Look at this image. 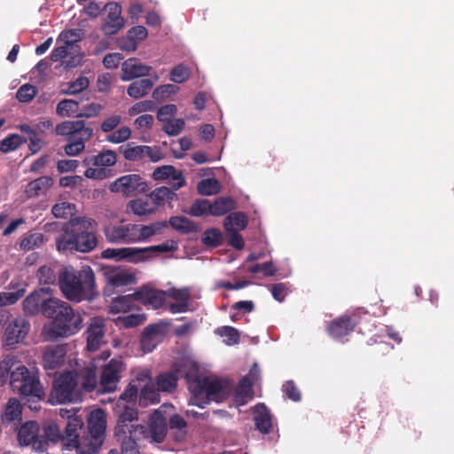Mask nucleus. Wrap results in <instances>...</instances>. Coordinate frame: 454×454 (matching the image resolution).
I'll use <instances>...</instances> for the list:
<instances>
[{
    "instance_id": "nucleus-1",
    "label": "nucleus",
    "mask_w": 454,
    "mask_h": 454,
    "mask_svg": "<svg viewBox=\"0 0 454 454\" xmlns=\"http://www.w3.org/2000/svg\"><path fill=\"white\" fill-rule=\"evenodd\" d=\"M82 420L78 417L69 418L64 433L56 423L45 427V434L53 442H61L63 454H97L101 448L106 434V416L102 409L90 414L88 431L80 438Z\"/></svg>"
},
{
    "instance_id": "nucleus-2",
    "label": "nucleus",
    "mask_w": 454,
    "mask_h": 454,
    "mask_svg": "<svg viewBox=\"0 0 454 454\" xmlns=\"http://www.w3.org/2000/svg\"><path fill=\"white\" fill-rule=\"evenodd\" d=\"M98 223L90 217L78 216L62 225L61 233L56 237L58 251L61 253L93 251L98 243Z\"/></svg>"
},
{
    "instance_id": "nucleus-3",
    "label": "nucleus",
    "mask_w": 454,
    "mask_h": 454,
    "mask_svg": "<svg viewBox=\"0 0 454 454\" xmlns=\"http://www.w3.org/2000/svg\"><path fill=\"white\" fill-rule=\"evenodd\" d=\"M43 309V316L52 319L49 326L44 328V335L48 340L70 337L82 329V316L67 302L50 297Z\"/></svg>"
},
{
    "instance_id": "nucleus-4",
    "label": "nucleus",
    "mask_w": 454,
    "mask_h": 454,
    "mask_svg": "<svg viewBox=\"0 0 454 454\" xmlns=\"http://www.w3.org/2000/svg\"><path fill=\"white\" fill-rule=\"evenodd\" d=\"M59 286L64 297L74 302L91 300L97 294L95 274L90 266L65 267L59 272Z\"/></svg>"
},
{
    "instance_id": "nucleus-5",
    "label": "nucleus",
    "mask_w": 454,
    "mask_h": 454,
    "mask_svg": "<svg viewBox=\"0 0 454 454\" xmlns=\"http://www.w3.org/2000/svg\"><path fill=\"white\" fill-rule=\"evenodd\" d=\"M189 390L192 393L191 403L204 408L211 401L221 403L227 399L229 389L221 380H211L207 377H196L189 384Z\"/></svg>"
},
{
    "instance_id": "nucleus-6",
    "label": "nucleus",
    "mask_w": 454,
    "mask_h": 454,
    "mask_svg": "<svg viewBox=\"0 0 454 454\" xmlns=\"http://www.w3.org/2000/svg\"><path fill=\"white\" fill-rule=\"evenodd\" d=\"M10 386L14 392L23 396L41 399L44 395L38 376L25 365H19L11 372Z\"/></svg>"
},
{
    "instance_id": "nucleus-7",
    "label": "nucleus",
    "mask_w": 454,
    "mask_h": 454,
    "mask_svg": "<svg viewBox=\"0 0 454 454\" xmlns=\"http://www.w3.org/2000/svg\"><path fill=\"white\" fill-rule=\"evenodd\" d=\"M81 400V391L76 387L75 377L73 372H64L53 380L49 395L50 403L53 405L71 403Z\"/></svg>"
},
{
    "instance_id": "nucleus-8",
    "label": "nucleus",
    "mask_w": 454,
    "mask_h": 454,
    "mask_svg": "<svg viewBox=\"0 0 454 454\" xmlns=\"http://www.w3.org/2000/svg\"><path fill=\"white\" fill-rule=\"evenodd\" d=\"M31 330V324L24 316L8 318L2 337V347L5 350H12L26 343Z\"/></svg>"
},
{
    "instance_id": "nucleus-9",
    "label": "nucleus",
    "mask_w": 454,
    "mask_h": 454,
    "mask_svg": "<svg viewBox=\"0 0 454 454\" xmlns=\"http://www.w3.org/2000/svg\"><path fill=\"white\" fill-rule=\"evenodd\" d=\"M116 161L117 155L113 150H104L97 155L87 156L82 161L83 164L87 167L94 166L96 168H88L84 176L91 179H106L111 175V170L106 168L115 165Z\"/></svg>"
},
{
    "instance_id": "nucleus-10",
    "label": "nucleus",
    "mask_w": 454,
    "mask_h": 454,
    "mask_svg": "<svg viewBox=\"0 0 454 454\" xmlns=\"http://www.w3.org/2000/svg\"><path fill=\"white\" fill-rule=\"evenodd\" d=\"M125 364L121 358H112L103 365L98 381V393H112L117 390Z\"/></svg>"
},
{
    "instance_id": "nucleus-11",
    "label": "nucleus",
    "mask_w": 454,
    "mask_h": 454,
    "mask_svg": "<svg viewBox=\"0 0 454 454\" xmlns=\"http://www.w3.org/2000/svg\"><path fill=\"white\" fill-rule=\"evenodd\" d=\"M168 227L166 221L154 222L149 225L136 223L123 224L122 243H137L148 240L156 234L162 232Z\"/></svg>"
},
{
    "instance_id": "nucleus-12",
    "label": "nucleus",
    "mask_w": 454,
    "mask_h": 454,
    "mask_svg": "<svg viewBox=\"0 0 454 454\" xmlns=\"http://www.w3.org/2000/svg\"><path fill=\"white\" fill-rule=\"evenodd\" d=\"M109 189L112 192H120L125 197H134L148 191V184L137 174H129L117 178L111 183Z\"/></svg>"
},
{
    "instance_id": "nucleus-13",
    "label": "nucleus",
    "mask_w": 454,
    "mask_h": 454,
    "mask_svg": "<svg viewBox=\"0 0 454 454\" xmlns=\"http://www.w3.org/2000/svg\"><path fill=\"white\" fill-rule=\"evenodd\" d=\"M119 152L129 161H142L148 158L152 162H158L162 159V153L158 146L136 145L134 142L121 145Z\"/></svg>"
},
{
    "instance_id": "nucleus-14",
    "label": "nucleus",
    "mask_w": 454,
    "mask_h": 454,
    "mask_svg": "<svg viewBox=\"0 0 454 454\" xmlns=\"http://www.w3.org/2000/svg\"><path fill=\"white\" fill-rule=\"evenodd\" d=\"M104 9L108 11L106 17L103 20L101 31L106 36L119 33L124 27L125 20L121 16V6L115 2L107 3Z\"/></svg>"
},
{
    "instance_id": "nucleus-15",
    "label": "nucleus",
    "mask_w": 454,
    "mask_h": 454,
    "mask_svg": "<svg viewBox=\"0 0 454 454\" xmlns=\"http://www.w3.org/2000/svg\"><path fill=\"white\" fill-rule=\"evenodd\" d=\"M55 133L58 136L66 137L67 139L83 136V139H90L93 136V129L86 126L83 121H64L55 127Z\"/></svg>"
},
{
    "instance_id": "nucleus-16",
    "label": "nucleus",
    "mask_w": 454,
    "mask_h": 454,
    "mask_svg": "<svg viewBox=\"0 0 454 454\" xmlns=\"http://www.w3.org/2000/svg\"><path fill=\"white\" fill-rule=\"evenodd\" d=\"M106 322L100 317H94L90 320V324L85 332L87 348L90 351L98 350L104 342Z\"/></svg>"
},
{
    "instance_id": "nucleus-17",
    "label": "nucleus",
    "mask_w": 454,
    "mask_h": 454,
    "mask_svg": "<svg viewBox=\"0 0 454 454\" xmlns=\"http://www.w3.org/2000/svg\"><path fill=\"white\" fill-rule=\"evenodd\" d=\"M145 434H140L143 438L151 437L155 442H161L168 431V423L162 412L155 410L149 418Z\"/></svg>"
},
{
    "instance_id": "nucleus-18",
    "label": "nucleus",
    "mask_w": 454,
    "mask_h": 454,
    "mask_svg": "<svg viewBox=\"0 0 454 454\" xmlns=\"http://www.w3.org/2000/svg\"><path fill=\"white\" fill-rule=\"evenodd\" d=\"M165 333V326L160 324H153L146 326L141 335L140 345L145 353L152 352L162 340Z\"/></svg>"
},
{
    "instance_id": "nucleus-19",
    "label": "nucleus",
    "mask_w": 454,
    "mask_h": 454,
    "mask_svg": "<svg viewBox=\"0 0 454 454\" xmlns=\"http://www.w3.org/2000/svg\"><path fill=\"white\" fill-rule=\"evenodd\" d=\"M48 291L49 288H41L28 294L22 301L24 313L27 316H36L41 313L43 316L44 304L50 300V298H45L43 295Z\"/></svg>"
},
{
    "instance_id": "nucleus-20",
    "label": "nucleus",
    "mask_w": 454,
    "mask_h": 454,
    "mask_svg": "<svg viewBox=\"0 0 454 454\" xmlns=\"http://www.w3.org/2000/svg\"><path fill=\"white\" fill-rule=\"evenodd\" d=\"M75 377L76 387L88 393L98 390V381L97 368L92 366H85L74 372Z\"/></svg>"
},
{
    "instance_id": "nucleus-21",
    "label": "nucleus",
    "mask_w": 454,
    "mask_h": 454,
    "mask_svg": "<svg viewBox=\"0 0 454 454\" xmlns=\"http://www.w3.org/2000/svg\"><path fill=\"white\" fill-rule=\"evenodd\" d=\"M153 178L156 181L169 179V185L174 190H178L185 185L182 171L176 170L171 165L157 167L153 172Z\"/></svg>"
},
{
    "instance_id": "nucleus-22",
    "label": "nucleus",
    "mask_w": 454,
    "mask_h": 454,
    "mask_svg": "<svg viewBox=\"0 0 454 454\" xmlns=\"http://www.w3.org/2000/svg\"><path fill=\"white\" fill-rule=\"evenodd\" d=\"M356 325V321L354 317L344 315L332 320L327 326V332L331 337L340 339L352 333Z\"/></svg>"
},
{
    "instance_id": "nucleus-23",
    "label": "nucleus",
    "mask_w": 454,
    "mask_h": 454,
    "mask_svg": "<svg viewBox=\"0 0 454 454\" xmlns=\"http://www.w3.org/2000/svg\"><path fill=\"white\" fill-rule=\"evenodd\" d=\"M152 67L143 64L136 58H130L125 60L121 65L122 81H131L135 78L145 77L150 74Z\"/></svg>"
},
{
    "instance_id": "nucleus-24",
    "label": "nucleus",
    "mask_w": 454,
    "mask_h": 454,
    "mask_svg": "<svg viewBox=\"0 0 454 454\" xmlns=\"http://www.w3.org/2000/svg\"><path fill=\"white\" fill-rule=\"evenodd\" d=\"M137 301L153 309L161 308L166 300L167 293L162 290L143 287L134 293Z\"/></svg>"
},
{
    "instance_id": "nucleus-25",
    "label": "nucleus",
    "mask_w": 454,
    "mask_h": 454,
    "mask_svg": "<svg viewBox=\"0 0 454 454\" xmlns=\"http://www.w3.org/2000/svg\"><path fill=\"white\" fill-rule=\"evenodd\" d=\"M66 354L67 348L65 345L48 347L43 356L44 368L53 370L60 367L64 364Z\"/></svg>"
},
{
    "instance_id": "nucleus-26",
    "label": "nucleus",
    "mask_w": 454,
    "mask_h": 454,
    "mask_svg": "<svg viewBox=\"0 0 454 454\" xmlns=\"http://www.w3.org/2000/svg\"><path fill=\"white\" fill-rule=\"evenodd\" d=\"M178 373V369L173 367L168 372L159 373L153 382L160 392L173 393L177 388Z\"/></svg>"
},
{
    "instance_id": "nucleus-27",
    "label": "nucleus",
    "mask_w": 454,
    "mask_h": 454,
    "mask_svg": "<svg viewBox=\"0 0 454 454\" xmlns=\"http://www.w3.org/2000/svg\"><path fill=\"white\" fill-rule=\"evenodd\" d=\"M253 413L255 428L262 434H269L272 430V421L268 407L264 403H257Z\"/></svg>"
},
{
    "instance_id": "nucleus-28",
    "label": "nucleus",
    "mask_w": 454,
    "mask_h": 454,
    "mask_svg": "<svg viewBox=\"0 0 454 454\" xmlns=\"http://www.w3.org/2000/svg\"><path fill=\"white\" fill-rule=\"evenodd\" d=\"M146 432L145 426L137 425L133 431L128 433L129 435L121 434L120 438L122 437L121 454H139L137 441L143 438L140 434H145Z\"/></svg>"
},
{
    "instance_id": "nucleus-29",
    "label": "nucleus",
    "mask_w": 454,
    "mask_h": 454,
    "mask_svg": "<svg viewBox=\"0 0 454 454\" xmlns=\"http://www.w3.org/2000/svg\"><path fill=\"white\" fill-rule=\"evenodd\" d=\"M137 411L132 407L125 406L122 412L119 415L117 425L115 427V435L120 437L121 434L133 431L137 425H133V421L137 420Z\"/></svg>"
},
{
    "instance_id": "nucleus-30",
    "label": "nucleus",
    "mask_w": 454,
    "mask_h": 454,
    "mask_svg": "<svg viewBox=\"0 0 454 454\" xmlns=\"http://www.w3.org/2000/svg\"><path fill=\"white\" fill-rule=\"evenodd\" d=\"M19 129L22 133L27 135V142L28 141V149L32 154L37 153L45 145L43 139V132H39L37 128L32 127L29 124H20Z\"/></svg>"
},
{
    "instance_id": "nucleus-31",
    "label": "nucleus",
    "mask_w": 454,
    "mask_h": 454,
    "mask_svg": "<svg viewBox=\"0 0 454 454\" xmlns=\"http://www.w3.org/2000/svg\"><path fill=\"white\" fill-rule=\"evenodd\" d=\"M101 257L116 261L127 260L130 262H140L137 247L107 248L102 251Z\"/></svg>"
},
{
    "instance_id": "nucleus-32",
    "label": "nucleus",
    "mask_w": 454,
    "mask_h": 454,
    "mask_svg": "<svg viewBox=\"0 0 454 454\" xmlns=\"http://www.w3.org/2000/svg\"><path fill=\"white\" fill-rule=\"evenodd\" d=\"M53 185V179L51 176H43L29 182L25 189L27 198L45 196Z\"/></svg>"
},
{
    "instance_id": "nucleus-33",
    "label": "nucleus",
    "mask_w": 454,
    "mask_h": 454,
    "mask_svg": "<svg viewBox=\"0 0 454 454\" xmlns=\"http://www.w3.org/2000/svg\"><path fill=\"white\" fill-rule=\"evenodd\" d=\"M106 283L113 288L128 286L133 284L136 277L133 273L126 270H113L106 273Z\"/></svg>"
},
{
    "instance_id": "nucleus-34",
    "label": "nucleus",
    "mask_w": 454,
    "mask_h": 454,
    "mask_svg": "<svg viewBox=\"0 0 454 454\" xmlns=\"http://www.w3.org/2000/svg\"><path fill=\"white\" fill-rule=\"evenodd\" d=\"M137 296L133 294L115 297L112 300L109 310L112 314L127 313L136 309Z\"/></svg>"
},
{
    "instance_id": "nucleus-35",
    "label": "nucleus",
    "mask_w": 454,
    "mask_h": 454,
    "mask_svg": "<svg viewBox=\"0 0 454 454\" xmlns=\"http://www.w3.org/2000/svg\"><path fill=\"white\" fill-rule=\"evenodd\" d=\"M160 402V391L153 381H148L140 390L139 405L145 408L151 404H157Z\"/></svg>"
},
{
    "instance_id": "nucleus-36",
    "label": "nucleus",
    "mask_w": 454,
    "mask_h": 454,
    "mask_svg": "<svg viewBox=\"0 0 454 454\" xmlns=\"http://www.w3.org/2000/svg\"><path fill=\"white\" fill-rule=\"evenodd\" d=\"M21 415L22 406L20 401L16 398H11L4 407L1 419L4 423H11L14 421H20Z\"/></svg>"
},
{
    "instance_id": "nucleus-37",
    "label": "nucleus",
    "mask_w": 454,
    "mask_h": 454,
    "mask_svg": "<svg viewBox=\"0 0 454 454\" xmlns=\"http://www.w3.org/2000/svg\"><path fill=\"white\" fill-rule=\"evenodd\" d=\"M153 86V82L149 78H144L135 81L127 88L128 95L135 99L145 97L149 93Z\"/></svg>"
},
{
    "instance_id": "nucleus-38",
    "label": "nucleus",
    "mask_w": 454,
    "mask_h": 454,
    "mask_svg": "<svg viewBox=\"0 0 454 454\" xmlns=\"http://www.w3.org/2000/svg\"><path fill=\"white\" fill-rule=\"evenodd\" d=\"M129 207L135 215L139 216L153 214L157 209L149 196L129 201Z\"/></svg>"
},
{
    "instance_id": "nucleus-39",
    "label": "nucleus",
    "mask_w": 454,
    "mask_h": 454,
    "mask_svg": "<svg viewBox=\"0 0 454 454\" xmlns=\"http://www.w3.org/2000/svg\"><path fill=\"white\" fill-rule=\"evenodd\" d=\"M168 224L182 234L196 233L199 231V226L184 216H172L169 218Z\"/></svg>"
},
{
    "instance_id": "nucleus-40",
    "label": "nucleus",
    "mask_w": 454,
    "mask_h": 454,
    "mask_svg": "<svg viewBox=\"0 0 454 454\" xmlns=\"http://www.w3.org/2000/svg\"><path fill=\"white\" fill-rule=\"evenodd\" d=\"M247 225V217L243 212L231 213L225 219L223 226L226 231H241Z\"/></svg>"
},
{
    "instance_id": "nucleus-41",
    "label": "nucleus",
    "mask_w": 454,
    "mask_h": 454,
    "mask_svg": "<svg viewBox=\"0 0 454 454\" xmlns=\"http://www.w3.org/2000/svg\"><path fill=\"white\" fill-rule=\"evenodd\" d=\"M175 191L176 190L172 189L171 186L170 188L161 186L151 192L149 197L157 208L159 206L163 205L165 202L171 201L174 200V198H176Z\"/></svg>"
},
{
    "instance_id": "nucleus-42",
    "label": "nucleus",
    "mask_w": 454,
    "mask_h": 454,
    "mask_svg": "<svg viewBox=\"0 0 454 454\" xmlns=\"http://www.w3.org/2000/svg\"><path fill=\"white\" fill-rule=\"evenodd\" d=\"M234 207L235 202L231 198L220 197L214 203H210V215L221 216L232 210Z\"/></svg>"
},
{
    "instance_id": "nucleus-43",
    "label": "nucleus",
    "mask_w": 454,
    "mask_h": 454,
    "mask_svg": "<svg viewBox=\"0 0 454 454\" xmlns=\"http://www.w3.org/2000/svg\"><path fill=\"white\" fill-rule=\"evenodd\" d=\"M37 432L38 425L36 422H26L20 427L18 432V438L20 442L24 445H30L31 442H33L34 438H35Z\"/></svg>"
},
{
    "instance_id": "nucleus-44",
    "label": "nucleus",
    "mask_w": 454,
    "mask_h": 454,
    "mask_svg": "<svg viewBox=\"0 0 454 454\" xmlns=\"http://www.w3.org/2000/svg\"><path fill=\"white\" fill-rule=\"evenodd\" d=\"M56 113L60 117L76 116L79 113V102L74 99H62L56 107Z\"/></svg>"
},
{
    "instance_id": "nucleus-45",
    "label": "nucleus",
    "mask_w": 454,
    "mask_h": 454,
    "mask_svg": "<svg viewBox=\"0 0 454 454\" xmlns=\"http://www.w3.org/2000/svg\"><path fill=\"white\" fill-rule=\"evenodd\" d=\"M25 143H27V138L19 134H11L0 141V151L8 153L17 150Z\"/></svg>"
},
{
    "instance_id": "nucleus-46",
    "label": "nucleus",
    "mask_w": 454,
    "mask_h": 454,
    "mask_svg": "<svg viewBox=\"0 0 454 454\" xmlns=\"http://www.w3.org/2000/svg\"><path fill=\"white\" fill-rule=\"evenodd\" d=\"M44 236L40 232H34L25 236L20 243V247L24 251H30L40 247L44 243Z\"/></svg>"
},
{
    "instance_id": "nucleus-47",
    "label": "nucleus",
    "mask_w": 454,
    "mask_h": 454,
    "mask_svg": "<svg viewBox=\"0 0 454 454\" xmlns=\"http://www.w3.org/2000/svg\"><path fill=\"white\" fill-rule=\"evenodd\" d=\"M123 223H110L104 228L106 239L110 243H122Z\"/></svg>"
},
{
    "instance_id": "nucleus-48",
    "label": "nucleus",
    "mask_w": 454,
    "mask_h": 454,
    "mask_svg": "<svg viewBox=\"0 0 454 454\" xmlns=\"http://www.w3.org/2000/svg\"><path fill=\"white\" fill-rule=\"evenodd\" d=\"M90 139H83V136L67 139V144L64 146V152L67 156H77L85 149V143Z\"/></svg>"
},
{
    "instance_id": "nucleus-49",
    "label": "nucleus",
    "mask_w": 454,
    "mask_h": 454,
    "mask_svg": "<svg viewBox=\"0 0 454 454\" xmlns=\"http://www.w3.org/2000/svg\"><path fill=\"white\" fill-rule=\"evenodd\" d=\"M201 241L207 247H217L223 243V233L215 228L207 229L203 232Z\"/></svg>"
},
{
    "instance_id": "nucleus-50",
    "label": "nucleus",
    "mask_w": 454,
    "mask_h": 454,
    "mask_svg": "<svg viewBox=\"0 0 454 454\" xmlns=\"http://www.w3.org/2000/svg\"><path fill=\"white\" fill-rule=\"evenodd\" d=\"M17 363V356L12 354L6 355L0 362V386H4L10 380V371Z\"/></svg>"
},
{
    "instance_id": "nucleus-51",
    "label": "nucleus",
    "mask_w": 454,
    "mask_h": 454,
    "mask_svg": "<svg viewBox=\"0 0 454 454\" xmlns=\"http://www.w3.org/2000/svg\"><path fill=\"white\" fill-rule=\"evenodd\" d=\"M198 192L204 196L216 194L219 192V183L215 178H206L199 182L197 185Z\"/></svg>"
},
{
    "instance_id": "nucleus-52",
    "label": "nucleus",
    "mask_w": 454,
    "mask_h": 454,
    "mask_svg": "<svg viewBox=\"0 0 454 454\" xmlns=\"http://www.w3.org/2000/svg\"><path fill=\"white\" fill-rule=\"evenodd\" d=\"M146 320L145 314H129L118 317L116 323L124 328H132L142 325Z\"/></svg>"
},
{
    "instance_id": "nucleus-53",
    "label": "nucleus",
    "mask_w": 454,
    "mask_h": 454,
    "mask_svg": "<svg viewBox=\"0 0 454 454\" xmlns=\"http://www.w3.org/2000/svg\"><path fill=\"white\" fill-rule=\"evenodd\" d=\"M52 423L51 421L50 422H47L43 425V434L38 435L36 434L35 435V438H34L33 442H31V445L33 447V450H38V451H44V452H47V448H48V445H49V442H51L53 444H58L59 443L61 445V442H53L51 441L46 434H45V427L49 424Z\"/></svg>"
},
{
    "instance_id": "nucleus-54",
    "label": "nucleus",
    "mask_w": 454,
    "mask_h": 454,
    "mask_svg": "<svg viewBox=\"0 0 454 454\" xmlns=\"http://www.w3.org/2000/svg\"><path fill=\"white\" fill-rule=\"evenodd\" d=\"M83 38V32L82 29H68L62 31L59 35L58 41H62L65 45L69 48L74 43L82 41Z\"/></svg>"
},
{
    "instance_id": "nucleus-55",
    "label": "nucleus",
    "mask_w": 454,
    "mask_h": 454,
    "mask_svg": "<svg viewBox=\"0 0 454 454\" xmlns=\"http://www.w3.org/2000/svg\"><path fill=\"white\" fill-rule=\"evenodd\" d=\"M188 213L191 215L200 217L210 215V202L207 200L198 199L191 206Z\"/></svg>"
},
{
    "instance_id": "nucleus-56",
    "label": "nucleus",
    "mask_w": 454,
    "mask_h": 454,
    "mask_svg": "<svg viewBox=\"0 0 454 454\" xmlns=\"http://www.w3.org/2000/svg\"><path fill=\"white\" fill-rule=\"evenodd\" d=\"M260 371L258 365L254 364L249 372L245 375L239 382L240 388L253 389V386L259 380Z\"/></svg>"
},
{
    "instance_id": "nucleus-57",
    "label": "nucleus",
    "mask_w": 454,
    "mask_h": 454,
    "mask_svg": "<svg viewBox=\"0 0 454 454\" xmlns=\"http://www.w3.org/2000/svg\"><path fill=\"white\" fill-rule=\"evenodd\" d=\"M35 86L26 83L20 86L16 92V98L21 103L30 102L36 95Z\"/></svg>"
},
{
    "instance_id": "nucleus-58",
    "label": "nucleus",
    "mask_w": 454,
    "mask_h": 454,
    "mask_svg": "<svg viewBox=\"0 0 454 454\" xmlns=\"http://www.w3.org/2000/svg\"><path fill=\"white\" fill-rule=\"evenodd\" d=\"M190 69L184 64H179L170 71V80L176 83H182L189 79Z\"/></svg>"
},
{
    "instance_id": "nucleus-59",
    "label": "nucleus",
    "mask_w": 454,
    "mask_h": 454,
    "mask_svg": "<svg viewBox=\"0 0 454 454\" xmlns=\"http://www.w3.org/2000/svg\"><path fill=\"white\" fill-rule=\"evenodd\" d=\"M215 333L221 337L227 338V344L232 345L239 341L240 335L239 331L232 326H222L215 330Z\"/></svg>"
},
{
    "instance_id": "nucleus-60",
    "label": "nucleus",
    "mask_w": 454,
    "mask_h": 454,
    "mask_svg": "<svg viewBox=\"0 0 454 454\" xmlns=\"http://www.w3.org/2000/svg\"><path fill=\"white\" fill-rule=\"evenodd\" d=\"M167 296L172 298L176 302H186L190 304L191 292L187 287L184 288H170L167 292Z\"/></svg>"
},
{
    "instance_id": "nucleus-61",
    "label": "nucleus",
    "mask_w": 454,
    "mask_h": 454,
    "mask_svg": "<svg viewBox=\"0 0 454 454\" xmlns=\"http://www.w3.org/2000/svg\"><path fill=\"white\" fill-rule=\"evenodd\" d=\"M25 294V289L20 288L15 292L0 293V307L16 303Z\"/></svg>"
},
{
    "instance_id": "nucleus-62",
    "label": "nucleus",
    "mask_w": 454,
    "mask_h": 454,
    "mask_svg": "<svg viewBox=\"0 0 454 454\" xmlns=\"http://www.w3.org/2000/svg\"><path fill=\"white\" fill-rule=\"evenodd\" d=\"M75 206L69 202L57 203L52 207L51 212L57 218H67L74 213Z\"/></svg>"
},
{
    "instance_id": "nucleus-63",
    "label": "nucleus",
    "mask_w": 454,
    "mask_h": 454,
    "mask_svg": "<svg viewBox=\"0 0 454 454\" xmlns=\"http://www.w3.org/2000/svg\"><path fill=\"white\" fill-rule=\"evenodd\" d=\"M157 108L156 103L153 100H145L134 104L129 109V114L133 116L145 112H153Z\"/></svg>"
},
{
    "instance_id": "nucleus-64",
    "label": "nucleus",
    "mask_w": 454,
    "mask_h": 454,
    "mask_svg": "<svg viewBox=\"0 0 454 454\" xmlns=\"http://www.w3.org/2000/svg\"><path fill=\"white\" fill-rule=\"evenodd\" d=\"M184 125L183 119H175L165 122L162 130L168 136H176L184 129Z\"/></svg>"
}]
</instances>
